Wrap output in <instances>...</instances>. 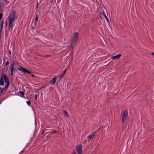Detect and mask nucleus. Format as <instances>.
<instances>
[{
	"instance_id": "1",
	"label": "nucleus",
	"mask_w": 154,
	"mask_h": 154,
	"mask_svg": "<svg viewBox=\"0 0 154 154\" xmlns=\"http://www.w3.org/2000/svg\"><path fill=\"white\" fill-rule=\"evenodd\" d=\"M4 80L5 82L7 83L6 85L4 88L5 90H6L8 88L9 85V82L8 78H7L6 75H2L0 80V85L2 86L4 84Z\"/></svg>"
},
{
	"instance_id": "2",
	"label": "nucleus",
	"mask_w": 154,
	"mask_h": 154,
	"mask_svg": "<svg viewBox=\"0 0 154 154\" xmlns=\"http://www.w3.org/2000/svg\"><path fill=\"white\" fill-rule=\"evenodd\" d=\"M128 116V111H124L123 113L122 117V123H124L127 118Z\"/></svg>"
},
{
	"instance_id": "3",
	"label": "nucleus",
	"mask_w": 154,
	"mask_h": 154,
	"mask_svg": "<svg viewBox=\"0 0 154 154\" xmlns=\"http://www.w3.org/2000/svg\"><path fill=\"white\" fill-rule=\"evenodd\" d=\"M78 37V33L77 32H75L73 33V36L72 37V41L75 42H77Z\"/></svg>"
},
{
	"instance_id": "4",
	"label": "nucleus",
	"mask_w": 154,
	"mask_h": 154,
	"mask_svg": "<svg viewBox=\"0 0 154 154\" xmlns=\"http://www.w3.org/2000/svg\"><path fill=\"white\" fill-rule=\"evenodd\" d=\"M82 145L81 144L79 146H77L76 150L78 154H82Z\"/></svg>"
},
{
	"instance_id": "5",
	"label": "nucleus",
	"mask_w": 154,
	"mask_h": 154,
	"mask_svg": "<svg viewBox=\"0 0 154 154\" xmlns=\"http://www.w3.org/2000/svg\"><path fill=\"white\" fill-rule=\"evenodd\" d=\"M18 69L21 71H22L25 73H28L29 74H31V72L27 70L25 68H24L23 67L20 66V68H18Z\"/></svg>"
},
{
	"instance_id": "6",
	"label": "nucleus",
	"mask_w": 154,
	"mask_h": 154,
	"mask_svg": "<svg viewBox=\"0 0 154 154\" xmlns=\"http://www.w3.org/2000/svg\"><path fill=\"white\" fill-rule=\"evenodd\" d=\"M8 17L15 19L17 18V17L16 15V11H12L11 12L10 15L8 16Z\"/></svg>"
},
{
	"instance_id": "7",
	"label": "nucleus",
	"mask_w": 154,
	"mask_h": 154,
	"mask_svg": "<svg viewBox=\"0 0 154 154\" xmlns=\"http://www.w3.org/2000/svg\"><path fill=\"white\" fill-rule=\"evenodd\" d=\"M77 42L72 40V42L69 45V48L73 50L76 45Z\"/></svg>"
},
{
	"instance_id": "8",
	"label": "nucleus",
	"mask_w": 154,
	"mask_h": 154,
	"mask_svg": "<svg viewBox=\"0 0 154 154\" xmlns=\"http://www.w3.org/2000/svg\"><path fill=\"white\" fill-rule=\"evenodd\" d=\"M121 56L122 55L121 54H119L116 56L112 57L111 58L113 60H118Z\"/></svg>"
},
{
	"instance_id": "9",
	"label": "nucleus",
	"mask_w": 154,
	"mask_h": 154,
	"mask_svg": "<svg viewBox=\"0 0 154 154\" xmlns=\"http://www.w3.org/2000/svg\"><path fill=\"white\" fill-rule=\"evenodd\" d=\"M95 132L92 133L91 135L88 137V140H90L95 135Z\"/></svg>"
},
{
	"instance_id": "10",
	"label": "nucleus",
	"mask_w": 154,
	"mask_h": 154,
	"mask_svg": "<svg viewBox=\"0 0 154 154\" xmlns=\"http://www.w3.org/2000/svg\"><path fill=\"white\" fill-rule=\"evenodd\" d=\"M66 69H65L63 73L60 74V79L61 78H62V77H63L64 76V75L65 74V73L66 72Z\"/></svg>"
},
{
	"instance_id": "11",
	"label": "nucleus",
	"mask_w": 154,
	"mask_h": 154,
	"mask_svg": "<svg viewBox=\"0 0 154 154\" xmlns=\"http://www.w3.org/2000/svg\"><path fill=\"white\" fill-rule=\"evenodd\" d=\"M9 19V23H12L14 21L15 18L8 17Z\"/></svg>"
},
{
	"instance_id": "12",
	"label": "nucleus",
	"mask_w": 154,
	"mask_h": 154,
	"mask_svg": "<svg viewBox=\"0 0 154 154\" xmlns=\"http://www.w3.org/2000/svg\"><path fill=\"white\" fill-rule=\"evenodd\" d=\"M18 94L20 96L23 97L24 94V92L23 91H20L18 93Z\"/></svg>"
},
{
	"instance_id": "13",
	"label": "nucleus",
	"mask_w": 154,
	"mask_h": 154,
	"mask_svg": "<svg viewBox=\"0 0 154 154\" xmlns=\"http://www.w3.org/2000/svg\"><path fill=\"white\" fill-rule=\"evenodd\" d=\"M56 79H57L56 77H54L52 79L51 81V82H52L53 84L54 85L55 83L56 82Z\"/></svg>"
},
{
	"instance_id": "14",
	"label": "nucleus",
	"mask_w": 154,
	"mask_h": 154,
	"mask_svg": "<svg viewBox=\"0 0 154 154\" xmlns=\"http://www.w3.org/2000/svg\"><path fill=\"white\" fill-rule=\"evenodd\" d=\"M63 113L65 116H66L67 117H69V115L66 111L64 110L63 111Z\"/></svg>"
},
{
	"instance_id": "15",
	"label": "nucleus",
	"mask_w": 154,
	"mask_h": 154,
	"mask_svg": "<svg viewBox=\"0 0 154 154\" xmlns=\"http://www.w3.org/2000/svg\"><path fill=\"white\" fill-rule=\"evenodd\" d=\"M9 23V29L11 28V29H12L13 26V25L12 24V23Z\"/></svg>"
},
{
	"instance_id": "16",
	"label": "nucleus",
	"mask_w": 154,
	"mask_h": 154,
	"mask_svg": "<svg viewBox=\"0 0 154 154\" xmlns=\"http://www.w3.org/2000/svg\"><path fill=\"white\" fill-rule=\"evenodd\" d=\"M38 15H36L35 18V24H36L37 23V21L38 20Z\"/></svg>"
},
{
	"instance_id": "17",
	"label": "nucleus",
	"mask_w": 154,
	"mask_h": 154,
	"mask_svg": "<svg viewBox=\"0 0 154 154\" xmlns=\"http://www.w3.org/2000/svg\"><path fill=\"white\" fill-rule=\"evenodd\" d=\"M0 90L1 92L2 93L5 90V88H0Z\"/></svg>"
},
{
	"instance_id": "18",
	"label": "nucleus",
	"mask_w": 154,
	"mask_h": 154,
	"mask_svg": "<svg viewBox=\"0 0 154 154\" xmlns=\"http://www.w3.org/2000/svg\"><path fill=\"white\" fill-rule=\"evenodd\" d=\"M16 70V68L14 67H11V71L14 72V71H15Z\"/></svg>"
},
{
	"instance_id": "19",
	"label": "nucleus",
	"mask_w": 154,
	"mask_h": 154,
	"mask_svg": "<svg viewBox=\"0 0 154 154\" xmlns=\"http://www.w3.org/2000/svg\"><path fill=\"white\" fill-rule=\"evenodd\" d=\"M103 15L104 17L105 18H106V17H107L106 16V14H105V11H103Z\"/></svg>"
},
{
	"instance_id": "20",
	"label": "nucleus",
	"mask_w": 154,
	"mask_h": 154,
	"mask_svg": "<svg viewBox=\"0 0 154 154\" xmlns=\"http://www.w3.org/2000/svg\"><path fill=\"white\" fill-rule=\"evenodd\" d=\"M26 103H27V104L28 105H30V101H27Z\"/></svg>"
},
{
	"instance_id": "21",
	"label": "nucleus",
	"mask_w": 154,
	"mask_h": 154,
	"mask_svg": "<svg viewBox=\"0 0 154 154\" xmlns=\"http://www.w3.org/2000/svg\"><path fill=\"white\" fill-rule=\"evenodd\" d=\"M56 132H57V131L54 130L52 132H51V134H53L54 133H56Z\"/></svg>"
},
{
	"instance_id": "22",
	"label": "nucleus",
	"mask_w": 154,
	"mask_h": 154,
	"mask_svg": "<svg viewBox=\"0 0 154 154\" xmlns=\"http://www.w3.org/2000/svg\"><path fill=\"white\" fill-rule=\"evenodd\" d=\"M14 63L13 62V63L11 64V67H14Z\"/></svg>"
},
{
	"instance_id": "23",
	"label": "nucleus",
	"mask_w": 154,
	"mask_h": 154,
	"mask_svg": "<svg viewBox=\"0 0 154 154\" xmlns=\"http://www.w3.org/2000/svg\"><path fill=\"white\" fill-rule=\"evenodd\" d=\"M2 14L0 13V20L2 18Z\"/></svg>"
},
{
	"instance_id": "24",
	"label": "nucleus",
	"mask_w": 154,
	"mask_h": 154,
	"mask_svg": "<svg viewBox=\"0 0 154 154\" xmlns=\"http://www.w3.org/2000/svg\"><path fill=\"white\" fill-rule=\"evenodd\" d=\"M1 31L2 30V27H3V25L1 24Z\"/></svg>"
},
{
	"instance_id": "25",
	"label": "nucleus",
	"mask_w": 154,
	"mask_h": 154,
	"mask_svg": "<svg viewBox=\"0 0 154 154\" xmlns=\"http://www.w3.org/2000/svg\"><path fill=\"white\" fill-rule=\"evenodd\" d=\"M9 62L8 61H7L6 63H5V65H8L9 64Z\"/></svg>"
},
{
	"instance_id": "26",
	"label": "nucleus",
	"mask_w": 154,
	"mask_h": 154,
	"mask_svg": "<svg viewBox=\"0 0 154 154\" xmlns=\"http://www.w3.org/2000/svg\"><path fill=\"white\" fill-rule=\"evenodd\" d=\"M13 72H11V76H13Z\"/></svg>"
},
{
	"instance_id": "27",
	"label": "nucleus",
	"mask_w": 154,
	"mask_h": 154,
	"mask_svg": "<svg viewBox=\"0 0 154 154\" xmlns=\"http://www.w3.org/2000/svg\"><path fill=\"white\" fill-rule=\"evenodd\" d=\"M106 20H107V21L108 22H109V20L107 18V17H106Z\"/></svg>"
},
{
	"instance_id": "28",
	"label": "nucleus",
	"mask_w": 154,
	"mask_h": 154,
	"mask_svg": "<svg viewBox=\"0 0 154 154\" xmlns=\"http://www.w3.org/2000/svg\"><path fill=\"white\" fill-rule=\"evenodd\" d=\"M37 94H35V100H36V99H37Z\"/></svg>"
},
{
	"instance_id": "29",
	"label": "nucleus",
	"mask_w": 154,
	"mask_h": 154,
	"mask_svg": "<svg viewBox=\"0 0 154 154\" xmlns=\"http://www.w3.org/2000/svg\"><path fill=\"white\" fill-rule=\"evenodd\" d=\"M4 23V21H2V22H1V24L3 25V24Z\"/></svg>"
},
{
	"instance_id": "30",
	"label": "nucleus",
	"mask_w": 154,
	"mask_h": 154,
	"mask_svg": "<svg viewBox=\"0 0 154 154\" xmlns=\"http://www.w3.org/2000/svg\"><path fill=\"white\" fill-rule=\"evenodd\" d=\"M4 23V21H2V22H1V24L3 25V24Z\"/></svg>"
},
{
	"instance_id": "31",
	"label": "nucleus",
	"mask_w": 154,
	"mask_h": 154,
	"mask_svg": "<svg viewBox=\"0 0 154 154\" xmlns=\"http://www.w3.org/2000/svg\"><path fill=\"white\" fill-rule=\"evenodd\" d=\"M151 54L154 56V53L152 52Z\"/></svg>"
},
{
	"instance_id": "32",
	"label": "nucleus",
	"mask_w": 154,
	"mask_h": 154,
	"mask_svg": "<svg viewBox=\"0 0 154 154\" xmlns=\"http://www.w3.org/2000/svg\"><path fill=\"white\" fill-rule=\"evenodd\" d=\"M72 154H76V153L74 151Z\"/></svg>"
},
{
	"instance_id": "33",
	"label": "nucleus",
	"mask_w": 154,
	"mask_h": 154,
	"mask_svg": "<svg viewBox=\"0 0 154 154\" xmlns=\"http://www.w3.org/2000/svg\"><path fill=\"white\" fill-rule=\"evenodd\" d=\"M32 77H35V75H34L33 74H32Z\"/></svg>"
},
{
	"instance_id": "34",
	"label": "nucleus",
	"mask_w": 154,
	"mask_h": 154,
	"mask_svg": "<svg viewBox=\"0 0 154 154\" xmlns=\"http://www.w3.org/2000/svg\"><path fill=\"white\" fill-rule=\"evenodd\" d=\"M38 6V3H37V5H36V8H37Z\"/></svg>"
},
{
	"instance_id": "35",
	"label": "nucleus",
	"mask_w": 154,
	"mask_h": 154,
	"mask_svg": "<svg viewBox=\"0 0 154 154\" xmlns=\"http://www.w3.org/2000/svg\"><path fill=\"white\" fill-rule=\"evenodd\" d=\"M106 12L107 14V15H108V13H108V12H107V10H106Z\"/></svg>"
},
{
	"instance_id": "36",
	"label": "nucleus",
	"mask_w": 154,
	"mask_h": 154,
	"mask_svg": "<svg viewBox=\"0 0 154 154\" xmlns=\"http://www.w3.org/2000/svg\"><path fill=\"white\" fill-rule=\"evenodd\" d=\"M10 54H11V51H10Z\"/></svg>"
},
{
	"instance_id": "37",
	"label": "nucleus",
	"mask_w": 154,
	"mask_h": 154,
	"mask_svg": "<svg viewBox=\"0 0 154 154\" xmlns=\"http://www.w3.org/2000/svg\"><path fill=\"white\" fill-rule=\"evenodd\" d=\"M52 1H53V0H51V2H52Z\"/></svg>"
},
{
	"instance_id": "38",
	"label": "nucleus",
	"mask_w": 154,
	"mask_h": 154,
	"mask_svg": "<svg viewBox=\"0 0 154 154\" xmlns=\"http://www.w3.org/2000/svg\"><path fill=\"white\" fill-rule=\"evenodd\" d=\"M47 57H49V55H47Z\"/></svg>"
},
{
	"instance_id": "39",
	"label": "nucleus",
	"mask_w": 154,
	"mask_h": 154,
	"mask_svg": "<svg viewBox=\"0 0 154 154\" xmlns=\"http://www.w3.org/2000/svg\"><path fill=\"white\" fill-rule=\"evenodd\" d=\"M99 145V144H97V146H98Z\"/></svg>"
},
{
	"instance_id": "40",
	"label": "nucleus",
	"mask_w": 154,
	"mask_h": 154,
	"mask_svg": "<svg viewBox=\"0 0 154 154\" xmlns=\"http://www.w3.org/2000/svg\"><path fill=\"white\" fill-rule=\"evenodd\" d=\"M1 102H0V104H1Z\"/></svg>"
}]
</instances>
